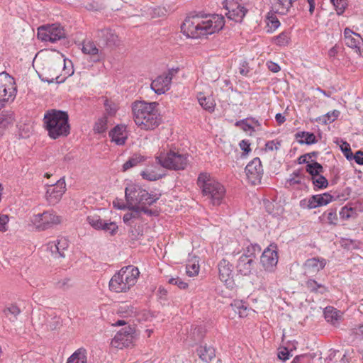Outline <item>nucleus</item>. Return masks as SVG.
Segmentation results:
<instances>
[{
	"mask_svg": "<svg viewBox=\"0 0 363 363\" xmlns=\"http://www.w3.org/2000/svg\"><path fill=\"white\" fill-rule=\"evenodd\" d=\"M224 25V17L222 15L213 14L205 18L193 16L185 19L182 30L187 37L199 38L218 32Z\"/></svg>",
	"mask_w": 363,
	"mask_h": 363,
	"instance_id": "obj_1",
	"label": "nucleus"
},
{
	"mask_svg": "<svg viewBox=\"0 0 363 363\" xmlns=\"http://www.w3.org/2000/svg\"><path fill=\"white\" fill-rule=\"evenodd\" d=\"M157 103L135 101L131 104L133 118L141 130H152L162 123V118L157 108Z\"/></svg>",
	"mask_w": 363,
	"mask_h": 363,
	"instance_id": "obj_2",
	"label": "nucleus"
},
{
	"mask_svg": "<svg viewBox=\"0 0 363 363\" xmlns=\"http://www.w3.org/2000/svg\"><path fill=\"white\" fill-rule=\"evenodd\" d=\"M43 123L45 129L52 139L66 137L70 133L69 116L65 111L55 109L46 111Z\"/></svg>",
	"mask_w": 363,
	"mask_h": 363,
	"instance_id": "obj_3",
	"label": "nucleus"
},
{
	"mask_svg": "<svg viewBox=\"0 0 363 363\" xmlns=\"http://www.w3.org/2000/svg\"><path fill=\"white\" fill-rule=\"evenodd\" d=\"M197 184L201 190L204 200L212 206H219L225 196V188L208 173H201L197 179Z\"/></svg>",
	"mask_w": 363,
	"mask_h": 363,
	"instance_id": "obj_4",
	"label": "nucleus"
},
{
	"mask_svg": "<svg viewBox=\"0 0 363 363\" xmlns=\"http://www.w3.org/2000/svg\"><path fill=\"white\" fill-rule=\"evenodd\" d=\"M140 274L138 267L128 265L122 267L109 281V289L115 293H125L137 282Z\"/></svg>",
	"mask_w": 363,
	"mask_h": 363,
	"instance_id": "obj_5",
	"label": "nucleus"
},
{
	"mask_svg": "<svg viewBox=\"0 0 363 363\" xmlns=\"http://www.w3.org/2000/svg\"><path fill=\"white\" fill-rule=\"evenodd\" d=\"M156 160L163 167L172 170H183L189 164L187 154L172 150L160 152L156 157Z\"/></svg>",
	"mask_w": 363,
	"mask_h": 363,
	"instance_id": "obj_6",
	"label": "nucleus"
},
{
	"mask_svg": "<svg viewBox=\"0 0 363 363\" xmlns=\"http://www.w3.org/2000/svg\"><path fill=\"white\" fill-rule=\"evenodd\" d=\"M125 197L130 205L145 206L155 203L160 199V195L149 194L140 186L132 184L125 188Z\"/></svg>",
	"mask_w": 363,
	"mask_h": 363,
	"instance_id": "obj_7",
	"label": "nucleus"
},
{
	"mask_svg": "<svg viewBox=\"0 0 363 363\" xmlns=\"http://www.w3.org/2000/svg\"><path fill=\"white\" fill-rule=\"evenodd\" d=\"M259 248L257 245H248L244 253L238 259L236 269L239 274L249 276L256 271V251Z\"/></svg>",
	"mask_w": 363,
	"mask_h": 363,
	"instance_id": "obj_8",
	"label": "nucleus"
},
{
	"mask_svg": "<svg viewBox=\"0 0 363 363\" xmlns=\"http://www.w3.org/2000/svg\"><path fill=\"white\" fill-rule=\"evenodd\" d=\"M16 94L14 79L6 72L0 73V106L5 102L13 101Z\"/></svg>",
	"mask_w": 363,
	"mask_h": 363,
	"instance_id": "obj_9",
	"label": "nucleus"
},
{
	"mask_svg": "<svg viewBox=\"0 0 363 363\" xmlns=\"http://www.w3.org/2000/svg\"><path fill=\"white\" fill-rule=\"evenodd\" d=\"M37 36L43 42L54 43L65 38V32L59 24L47 25L38 28Z\"/></svg>",
	"mask_w": 363,
	"mask_h": 363,
	"instance_id": "obj_10",
	"label": "nucleus"
},
{
	"mask_svg": "<svg viewBox=\"0 0 363 363\" xmlns=\"http://www.w3.org/2000/svg\"><path fill=\"white\" fill-rule=\"evenodd\" d=\"M62 218L57 216L53 211H45L42 213L34 215L31 218V222L38 230H45L60 224Z\"/></svg>",
	"mask_w": 363,
	"mask_h": 363,
	"instance_id": "obj_11",
	"label": "nucleus"
},
{
	"mask_svg": "<svg viewBox=\"0 0 363 363\" xmlns=\"http://www.w3.org/2000/svg\"><path fill=\"white\" fill-rule=\"evenodd\" d=\"M135 339V330L130 326H127L119 330L111 340L113 347L123 349L133 345Z\"/></svg>",
	"mask_w": 363,
	"mask_h": 363,
	"instance_id": "obj_12",
	"label": "nucleus"
},
{
	"mask_svg": "<svg viewBox=\"0 0 363 363\" xmlns=\"http://www.w3.org/2000/svg\"><path fill=\"white\" fill-rule=\"evenodd\" d=\"M87 223L94 229L104 230L108 233L111 235L116 234L118 230V225L115 222H107L102 220L97 214H91L86 217Z\"/></svg>",
	"mask_w": 363,
	"mask_h": 363,
	"instance_id": "obj_13",
	"label": "nucleus"
},
{
	"mask_svg": "<svg viewBox=\"0 0 363 363\" xmlns=\"http://www.w3.org/2000/svg\"><path fill=\"white\" fill-rule=\"evenodd\" d=\"M245 171L249 182L253 185L260 184L264 171L259 158L255 157L250 161L245 167Z\"/></svg>",
	"mask_w": 363,
	"mask_h": 363,
	"instance_id": "obj_14",
	"label": "nucleus"
},
{
	"mask_svg": "<svg viewBox=\"0 0 363 363\" xmlns=\"http://www.w3.org/2000/svg\"><path fill=\"white\" fill-rule=\"evenodd\" d=\"M278 262V253L275 245H270L262 252L260 263L265 271L274 272Z\"/></svg>",
	"mask_w": 363,
	"mask_h": 363,
	"instance_id": "obj_15",
	"label": "nucleus"
},
{
	"mask_svg": "<svg viewBox=\"0 0 363 363\" xmlns=\"http://www.w3.org/2000/svg\"><path fill=\"white\" fill-rule=\"evenodd\" d=\"M66 191L64 179H60L55 184L49 185L46 191V199L51 205L59 202Z\"/></svg>",
	"mask_w": 363,
	"mask_h": 363,
	"instance_id": "obj_16",
	"label": "nucleus"
},
{
	"mask_svg": "<svg viewBox=\"0 0 363 363\" xmlns=\"http://www.w3.org/2000/svg\"><path fill=\"white\" fill-rule=\"evenodd\" d=\"M223 4L228 11L225 13L228 18L235 22H241L247 11L244 6L233 0H225Z\"/></svg>",
	"mask_w": 363,
	"mask_h": 363,
	"instance_id": "obj_17",
	"label": "nucleus"
},
{
	"mask_svg": "<svg viewBox=\"0 0 363 363\" xmlns=\"http://www.w3.org/2000/svg\"><path fill=\"white\" fill-rule=\"evenodd\" d=\"M172 77V71H168L158 76L150 84L151 89L158 95L164 94L170 89Z\"/></svg>",
	"mask_w": 363,
	"mask_h": 363,
	"instance_id": "obj_18",
	"label": "nucleus"
},
{
	"mask_svg": "<svg viewBox=\"0 0 363 363\" xmlns=\"http://www.w3.org/2000/svg\"><path fill=\"white\" fill-rule=\"evenodd\" d=\"M344 42L346 46L352 48L357 54H361L363 39L359 34L346 28L344 30Z\"/></svg>",
	"mask_w": 363,
	"mask_h": 363,
	"instance_id": "obj_19",
	"label": "nucleus"
},
{
	"mask_svg": "<svg viewBox=\"0 0 363 363\" xmlns=\"http://www.w3.org/2000/svg\"><path fill=\"white\" fill-rule=\"evenodd\" d=\"M327 260L323 257H313L306 259L303 264L304 274L308 277H313L324 269Z\"/></svg>",
	"mask_w": 363,
	"mask_h": 363,
	"instance_id": "obj_20",
	"label": "nucleus"
},
{
	"mask_svg": "<svg viewBox=\"0 0 363 363\" xmlns=\"http://www.w3.org/2000/svg\"><path fill=\"white\" fill-rule=\"evenodd\" d=\"M68 247V240L64 237L50 242L48 244V250L50 251L55 258L65 257L64 252L67 250Z\"/></svg>",
	"mask_w": 363,
	"mask_h": 363,
	"instance_id": "obj_21",
	"label": "nucleus"
},
{
	"mask_svg": "<svg viewBox=\"0 0 363 363\" xmlns=\"http://www.w3.org/2000/svg\"><path fill=\"white\" fill-rule=\"evenodd\" d=\"M219 278L226 285L230 286L233 282V265L226 259H223L218 264Z\"/></svg>",
	"mask_w": 363,
	"mask_h": 363,
	"instance_id": "obj_22",
	"label": "nucleus"
},
{
	"mask_svg": "<svg viewBox=\"0 0 363 363\" xmlns=\"http://www.w3.org/2000/svg\"><path fill=\"white\" fill-rule=\"evenodd\" d=\"M127 127L125 125H117L110 132L111 142L117 145H123L128 139Z\"/></svg>",
	"mask_w": 363,
	"mask_h": 363,
	"instance_id": "obj_23",
	"label": "nucleus"
},
{
	"mask_svg": "<svg viewBox=\"0 0 363 363\" xmlns=\"http://www.w3.org/2000/svg\"><path fill=\"white\" fill-rule=\"evenodd\" d=\"M39 77L43 82H48V84L53 82L60 84L66 79V77H62L58 74V72L56 71L55 66L44 69L43 72L39 74Z\"/></svg>",
	"mask_w": 363,
	"mask_h": 363,
	"instance_id": "obj_24",
	"label": "nucleus"
},
{
	"mask_svg": "<svg viewBox=\"0 0 363 363\" xmlns=\"http://www.w3.org/2000/svg\"><path fill=\"white\" fill-rule=\"evenodd\" d=\"M98 38L108 45H116L119 42L117 34L110 28H104L98 31Z\"/></svg>",
	"mask_w": 363,
	"mask_h": 363,
	"instance_id": "obj_25",
	"label": "nucleus"
},
{
	"mask_svg": "<svg viewBox=\"0 0 363 363\" xmlns=\"http://www.w3.org/2000/svg\"><path fill=\"white\" fill-rule=\"evenodd\" d=\"M303 176L300 171H295L286 182V186L288 188L303 189L306 187V184L302 181Z\"/></svg>",
	"mask_w": 363,
	"mask_h": 363,
	"instance_id": "obj_26",
	"label": "nucleus"
},
{
	"mask_svg": "<svg viewBox=\"0 0 363 363\" xmlns=\"http://www.w3.org/2000/svg\"><path fill=\"white\" fill-rule=\"evenodd\" d=\"M144 179L156 181L164 176V173L159 167H147L140 173Z\"/></svg>",
	"mask_w": 363,
	"mask_h": 363,
	"instance_id": "obj_27",
	"label": "nucleus"
},
{
	"mask_svg": "<svg viewBox=\"0 0 363 363\" xmlns=\"http://www.w3.org/2000/svg\"><path fill=\"white\" fill-rule=\"evenodd\" d=\"M324 315L325 320L334 325H337L342 318L340 311L333 307H326Z\"/></svg>",
	"mask_w": 363,
	"mask_h": 363,
	"instance_id": "obj_28",
	"label": "nucleus"
},
{
	"mask_svg": "<svg viewBox=\"0 0 363 363\" xmlns=\"http://www.w3.org/2000/svg\"><path fill=\"white\" fill-rule=\"evenodd\" d=\"M197 99L199 104L203 109L209 112L214 111L216 103L211 96H206L203 94L199 93L197 96Z\"/></svg>",
	"mask_w": 363,
	"mask_h": 363,
	"instance_id": "obj_29",
	"label": "nucleus"
},
{
	"mask_svg": "<svg viewBox=\"0 0 363 363\" xmlns=\"http://www.w3.org/2000/svg\"><path fill=\"white\" fill-rule=\"evenodd\" d=\"M230 307L235 313H238L240 318L248 315L250 308L247 307V304L241 300H234L230 304Z\"/></svg>",
	"mask_w": 363,
	"mask_h": 363,
	"instance_id": "obj_30",
	"label": "nucleus"
},
{
	"mask_svg": "<svg viewBox=\"0 0 363 363\" xmlns=\"http://www.w3.org/2000/svg\"><path fill=\"white\" fill-rule=\"evenodd\" d=\"M21 313V309L16 304H10L6 306L2 311L4 315L11 322H15Z\"/></svg>",
	"mask_w": 363,
	"mask_h": 363,
	"instance_id": "obj_31",
	"label": "nucleus"
},
{
	"mask_svg": "<svg viewBox=\"0 0 363 363\" xmlns=\"http://www.w3.org/2000/svg\"><path fill=\"white\" fill-rule=\"evenodd\" d=\"M199 357L205 362L211 361L216 356L215 349L211 346L201 345L197 349Z\"/></svg>",
	"mask_w": 363,
	"mask_h": 363,
	"instance_id": "obj_32",
	"label": "nucleus"
},
{
	"mask_svg": "<svg viewBox=\"0 0 363 363\" xmlns=\"http://www.w3.org/2000/svg\"><path fill=\"white\" fill-rule=\"evenodd\" d=\"M86 350L84 348L77 350L67 359L66 363H86Z\"/></svg>",
	"mask_w": 363,
	"mask_h": 363,
	"instance_id": "obj_33",
	"label": "nucleus"
},
{
	"mask_svg": "<svg viewBox=\"0 0 363 363\" xmlns=\"http://www.w3.org/2000/svg\"><path fill=\"white\" fill-rule=\"evenodd\" d=\"M306 286L312 293L323 294L328 291V288L318 283L315 279H309L306 282Z\"/></svg>",
	"mask_w": 363,
	"mask_h": 363,
	"instance_id": "obj_34",
	"label": "nucleus"
},
{
	"mask_svg": "<svg viewBox=\"0 0 363 363\" xmlns=\"http://www.w3.org/2000/svg\"><path fill=\"white\" fill-rule=\"evenodd\" d=\"M295 136L296 139L304 138V140H298V143L301 144L312 145L317 142L315 135L312 133L305 131L298 132L296 133Z\"/></svg>",
	"mask_w": 363,
	"mask_h": 363,
	"instance_id": "obj_35",
	"label": "nucleus"
},
{
	"mask_svg": "<svg viewBox=\"0 0 363 363\" xmlns=\"http://www.w3.org/2000/svg\"><path fill=\"white\" fill-rule=\"evenodd\" d=\"M306 171L311 176L312 178L323 173V167L320 163L312 160L311 163H308L306 165Z\"/></svg>",
	"mask_w": 363,
	"mask_h": 363,
	"instance_id": "obj_36",
	"label": "nucleus"
},
{
	"mask_svg": "<svg viewBox=\"0 0 363 363\" xmlns=\"http://www.w3.org/2000/svg\"><path fill=\"white\" fill-rule=\"evenodd\" d=\"M108 128V118L106 116L99 118L94 125L93 130L95 133H104Z\"/></svg>",
	"mask_w": 363,
	"mask_h": 363,
	"instance_id": "obj_37",
	"label": "nucleus"
},
{
	"mask_svg": "<svg viewBox=\"0 0 363 363\" xmlns=\"http://www.w3.org/2000/svg\"><path fill=\"white\" fill-rule=\"evenodd\" d=\"M278 5V12L280 14L286 15L289 9L293 6L296 0H277Z\"/></svg>",
	"mask_w": 363,
	"mask_h": 363,
	"instance_id": "obj_38",
	"label": "nucleus"
},
{
	"mask_svg": "<svg viewBox=\"0 0 363 363\" xmlns=\"http://www.w3.org/2000/svg\"><path fill=\"white\" fill-rule=\"evenodd\" d=\"M311 180L313 184V189L315 191L325 189L328 186L327 179L321 174L312 177Z\"/></svg>",
	"mask_w": 363,
	"mask_h": 363,
	"instance_id": "obj_39",
	"label": "nucleus"
},
{
	"mask_svg": "<svg viewBox=\"0 0 363 363\" xmlns=\"http://www.w3.org/2000/svg\"><path fill=\"white\" fill-rule=\"evenodd\" d=\"M82 50L83 53L91 55L92 57L98 56L99 49L91 41L84 42Z\"/></svg>",
	"mask_w": 363,
	"mask_h": 363,
	"instance_id": "obj_40",
	"label": "nucleus"
},
{
	"mask_svg": "<svg viewBox=\"0 0 363 363\" xmlns=\"http://www.w3.org/2000/svg\"><path fill=\"white\" fill-rule=\"evenodd\" d=\"M133 206L130 208V212L132 214V218L133 219H139L141 216V213H144L147 215H152V211L149 210L145 206H139L136 205H132Z\"/></svg>",
	"mask_w": 363,
	"mask_h": 363,
	"instance_id": "obj_41",
	"label": "nucleus"
},
{
	"mask_svg": "<svg viewBox=\"0 0 363 363\" xmlns=\"http://www.w3.org/2000/svg\"><path fill=\"white\" fill-rule=\"evenodd\" d=\"M315 195L310 196L309 198L303 199L300 201V206L302 208L313 209L318 206L317 201Z\"/></svg>",
	"mask_w": 363,
	"mask_h": 363,
	"instance_id": "obj_42",
	"label": "nucleus"
},
{
	"mask_svg": "<svg viewBox=\"0 0 363 363\" xmlns=\"http://www.w3.org/2000/svg\"><path fill=\"white\" fill-rule=\"evenodd\" d=\"M315 196L316 197L315 199L318 207L326 206L327 204L330 203L334 199L333 196H332L328 192L322 194H316L315 195Z\"/></svg>",
	"mask_w": 363,
	"mask_h": 363,
	"instance_id": "obj_43",
	"label": "nucleus"
},
{
	"mask_svg": "<svg viewBox=\"0 0 363 363\" xmlns=\"http://www.w3.org/2000/svg\"><path fill=\"white\" fill-rule=\"evenodd\" d=\"M290 40L289 33L282 32L274 38V43L280 47H284L289 45Z\"/></svg>",
	"mask_w": 363,
	"mask_h": 363,
	"instance_id": "obj_44",
	"label": "nucleus"
},
{
	"mask_svg": "<svg viewBox=\"0 0 363 363\" xmlns=\"http://www.w3.org/2000/svg\"><path fill=\"white\" fill-rule=\"evenodd\" d=\"M143 157L140 155H134L130 157L127 162H125L123 165V171H127L131 167L136 166L143 160Z\"/></svg>",
	"mask_w": 363,
	"mask_h": 363,
	"instance_id": "obj_45",
	"label": "nucleus"
},
{
	"mask_svg": "<svg viewBox=\"0 0 363 363\" xmlns=\"http://www.w3.org/2000/svg\"><path fill=\"white\" fill-rule=\"evenodd\" d=\"M235 125L239 127L243 131L248 133L250 135H252V133L255 131V127L251 126L245 118L236 121Z\"/></svg>",
	"mask_w": 363,
	"mask_h": 363,
	"instance_id": "obj_46",
	"label": "nucleus"
},
{
	"mask_svg": "<svg viewBox=\"0 0 363 363\" xmlns=\"http://www.w3.org/2000/svg\"><path fill=\"white\" fill-rule=\"evenodd\" d=\"M340 112L338 111H333L327 113L325 115L323 116L320 118V121H321L324 124L330 123L335 121L337 117L339 116Z\"/></svg>",
	"mask_w": 363,
	"mask_h": 363,
	"instance_id": "obj_47",
	"label": "nucleus"
},
{
	"mask_svg": "<svg viewBox=\"0 0 363 363\" xmlns=\"http://www.w3.org/2000/svg\"><path fill=\"white\" fill-rule=\"evenodd\" d=\"M268 32H273L280 26V22L274 15H269L267 16Z\"/></svg>",
	"mask_w": 363,
	"mask_h": 363,
	"instance_id": "obj_48",
	"label": "nucleus"
},
{
	"mask_svg": "<svg viewBox=\"0 0 363 363\" xmlns=\"http://www.w3.org/2000/svg\"><path fill=\"white\" fill-rule=\"evenodd\" d=\"M322 216L325 218L329 224H335L337 220V213L335 209H329L325 212Z\"/></svg>",
	"mask_w": 363,
	"mask_h": 363,
	"instance_id": "obj_49",
	"label": "nucleus"
},
{
	"mask_svg": "<svg viewBox=\"0 0 363 363\" xmlns=\"http://www.w3.org/2000/svg\"><path fill=\"white\" fill-rule=\"evenodd\" d=\"M293 349H296V346L294 345H293V347H291L290 349L287 347H284L281 348L278 352L279 359L283 361H286L287 359H289L291 356V352L292 351Z\"/></svg>",
	"mask_w": 363,
	"mask_h": 363,
	"instance_id": "obj_50",
	"label": "nucleus"
},
{
	"mask_svg": "<svg viewBox=\"0 0 363 363\" xmlns=\"http://www.w3.org/2000/svg\"><path fill=\"white\" fill-rule=\"evenodd\" d=\"M355 215V210L352 207H348L347 206L342 207L340 211V216L343 219H348L354 217Z\"/></svg>",
	"mask_w": 363,
	"mask_h": 363,
	"instance_id": "obj_51",
	"label": "nucleus"
},
{
	"mask_svg": "<svg viewBox=\"0 0 363 363\" xmlns=\"http://www.w3.org/2000/svg\"><path fill=\"white\" fill-rule=\"evenodd\" d=\"M341 145H340V150L342 152L344 156L349 161H352V155L353 154L350 145L348 143L344 142L342 140L340 141Z\"/></svg>",
	"mask_w": 363,
	"mask_h": 363,
	"instance_id": "obj_52",
	"label": "nucleus"
},
{
	"mask_svg": "<svg viewBox=\"0 0 363 363\" xmlns=\"http://www.w3.org/2000/svg\"><path fill=\"white\" fill-rule=\"evenodd\" d=\"M199 264L198 263H189L186 264V272L189 277H194L199 272Z\"/></svg>",
	"mask_w": 363,
	"mask_h": 363,
	"instance_id": "obj_53",
	"label": "nucleus"
},
{
	"mask_svg": "<svg viewBox=\"0 0 363 363\" xmlns=\"http://www.w3.org/2000/svg\"><path fill=\"white\" fill-rule=\"evenodd\" d=\"M104 107L106 113L109 116H114L118 110L117 105L108 99L104 101Z\"/></svg>",
	"mask_w": 363,
	"mask_h": 363,
	"instance_id": "obj_54",
	"label": "nucleus"
},
{
	"mask_svg": "<svg viewBox=\"0 0 363 363\" xmlns=\"http://www.w3.org/2000/svg\"><path fill=\"white\" fill-rule=\"evenodd\" d=\"M331 3L335 8V10L337 14H342L346 6H347V1L346 0H330Z\"/></svg>",
	"mask_w": 363,
	"mask_h": 363,
	"instance_id": "obj_55",
	"label": "nucleus"
},
{
	"mask_svg": "<svg viewBox=\"0 0 363 363\" xmlns=\"http://www.w3.org/2000/svg\"><path fill=\"white\" fill-rule=\"evenodd\" d=\"M55 285L57 289L63 290L67 289L72 286L71 279L67 277L58 280L55 283Z\"/></svg>",
	"mask_w": 363,
	"mask_h": 363,
	"instance_id": "obj_56",
	"label": "nucleus"
},
{
	"mask_svg": "<svg viewBox=\"0 0 363 363\" xmlns=\"http://www.w3.org/2000/svg\"><path fill=\"white\" fill-rule=\"evenodd\" d=\"M169 283L177 286L181 289H186L188 287V284L182 281L179 277L169 279Z\"/></svg>",
	"mask_w": 363,
	"mask_h": 363,
	"instance_id": "obj_57",
	"label": "nucleus"
},
{
	"mask_svg": "<svg viewBox=\"0 0 363 363\" xmlns=\"http://www.w3.org/2000/svg\"><path fill=\"white\" fill-rule=\"evenodd\" d=\"M9 221V216L6 214L0 215V231L6 232L8 230V223Z\"/></svg>",
	"mask_w": 363,
	"mask_h": 363,
	"instance_id": "obj_58",
	"label": "nucleus"
},
{
	"mask_svg": "<svg viewBox=\"0 0 363 363\" xmlns=\"http://www.w3.org/2000/svg\"><path fill=\"white\" fill-rule=\"evenodd\" d=\"M250 72L248 63L246 61H242L240 63L239 72L242 76H247Z\"/></svg>",
	"mask_w": 363,
	"mask_h": 363,
	"instance_id": "obj_59",
	"label": "nucleus"
},
{
	"mask_svg": "<svg viewBox=\"0 0 363 363\" xmlns=\"http://www.w3.org/2000/svg\"><path fill=\"white\" fill-rule=\"evenodd\" d=\"M352 160H354L358 164H363V152L359 150L356 152L355 155H352Z\"/></svg>",
	"mask_w": 363,
	"mask_h": 363,
	"instance_id": "obj_60",
	"label": "nucleus"
},
{
	"mask_svg": "<svg viewBox=\"0 0 363 363\" xmlns=\"http://www.w3.org/2000/svg\"><path fill=\"white\" fill-rule=\"evenodd\" d=\"M280 143L279 142H275L274 140H271L267 142L265 147L267 150H273L274 149L277 150Z\"/></svg>",
	"mask_w": 363,
	"mask_h": 363,
	"instance_id": "obj_61",
	"label": "nucleus"
},
{
	"mask_svg": "<svg viewBox=\"0 0 363 363\" xmlns=\"http://www.w3.org/2000/svg\"><path fill=\"white\" fill-rule=\"evenodd\" d=\"M267 67H268V69H269L270 71H272V72H274V73L278 72L280 70V67H279V65L278 64L275 63V62H268L267 63Z\"/></svg>",
	"mask_w": 363,
	"mask_h": 363,
	"instance_id": "obj_62",
	"label": "nucleus"
},
{
	"mask_svg": "<svg viewBox=\"0 0 363 363\" xmlns=\"http://www.w3.org/2000/svg\"><path fill=\"white\" fill-rule=\"evenodd\" d=\"M245 119L251 125V126L255 127V129H259V128L261 127V124L257 119L252 117L246 118Z\"/></svg>",
	"mask_w": 363,
	"mask_h": 363,
	"instance_id": "obj_63",
	"label": "nucleus"
},
{
	"mask_svg": "<svg viewBox=\"0 0 363 363\" xmlns=\"http://www.w3.org/2000/svg\"><path fill=\"white\" fill-rule=\"evenodd\" d=\"M240 147L241 148L242 150L246 152H249L251 149L250 147V143L247 140H242L240 141Z\"/></svg>",
	"mask_w": 363,
	"mask_h": 363,
	"instance_id": "obj_64",
	"label": "nucleus"
}]
</instances>
